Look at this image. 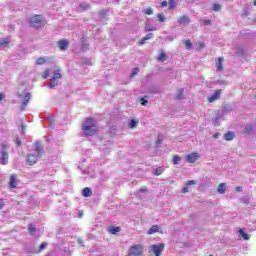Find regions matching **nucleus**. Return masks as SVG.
Returning <instances> with one entry per match:
<instances>
[{"mask_svg":"<svg viewBox=\"0 0 256 256\" xmlns=\"http://www.w3.org/2000/svg\"><path fill=\"white\" fill-rule=\"evenodd\" d=\"M50 73H51V70H49V69L44 70V72L42 74V78L47 79V77H49Z\"/></svg>","mask_w":256,"mask_h":256,"instance_id":"nucleus-31","label":"nucleus"},{"mask_svg":"<svg viewBox=\"0 0 256 256\" xmlns=\"http://www.w3.org/2000/svg\"><path fill=\"white\" fill-rule=\"evenodd\" d=\"M219 97H221V90H216L213 95L208 97V102L215 103Z\"/></svg>","mask_w":256,"mask_h":256,"instance_id":"nucleus-9","label":"nucleus"},{"mask_svg":"<svg viewBox=\"0 0 256 256\" xmlns=\"http://www.w3.org/2000/svg\"><path fill=\"white\" fill-rule=\"evenodd\" d=\"M157 19H158L159 23H165L167 18L165 17V14L159 13V14H157Z\"/></svg>","mask_w":256,"mask_h":256,"instance_id":"nucleus-24","label":"nucleus"},{"mask_svg":"<svg viewBox=\"0 0 256 256\" xmlns=\"http://www.w3.org/2000/svg\"><path fill=\"white\" fill-rule=\"evenodd\" d=\"M58 47L61 51H67L69 49V41L67 40H60L58 41Z\"/></svg>","mask_w":256,"mask_h":256,"instance_id":"nucleus-11","label":"nucleus"},{"mask_svg":"<svg viewBox=\"0 0 256 256\" xmlns=\"http://www.w3.org/2000/svg\"><path fill=\"white\" fill-rule=\"evenodd\" d=\"M35 151L38 155H43L44 148L39 142H36L35 144Z\"/></svg>","mask_w":256,"mask_h":256,"instance_id":"nucleus-17","label":"nucleus"},{"mask_svg":"<svg viewBox=\"0 0 256 256\" xmlns=\"http://www.w3.org/2000/svg\"><path fill=\"white\" fill-rule=\"evenodd\" d=\"M140 103H141V105H142L143 107H146V105H147V100H145V98H141V99H140Z\"/></svg>","mask_w":256,"mask_h":256,"instance_id":"nucleus-43","label":"nucleus"},{"mask_svg":"<svg viewBox=\"0 0 256 256\" xmlns=\"http://www.w3.org/2000/svg\"><path fill=\"white\" fill-rule=\"evenodd\" d=\"M107 13H109V10L104 9V10H102V11L100 12V16H101V17H105V15H107Z\"/></svg>","mask_w":256,"mask_h":256,"instance_id":"nucleus-40","label":"nucleus"},{"mask_svg":"<svg viewBox=\"0 0 256 256\" xmlns=\"http://www.w3.org/2000/svg\"><path fill=\"white\" fill-rule=\"evenodd\" d=\"M143 13H145V15H153L154 11L153 8H147L143 10Z\"/></svg>","mask_w":256,"mask_h":256,"instance_id":"nucleus-32","label":"nucleus"},{"mask_svg":"<svg viewBox=\"0 0 256 256\" xmlns=\"http://www.w3.org/2000/svg\"><path fill=\"white\" fill-rule=\"evenodd\" d=\"M29 99H31V93L27 92L23 98L22 105L26 107L27 103H29Z\"/></svg>","mask_w":256,"mask_h":256,"instance_id":"nucleus-22","label":"nucleus"},{"mask_svg":"<svg viewBox=\"0 0 256 256\" xmlns=\"http://www.w3.org/2000/svg\"><path fill=\"white\" fill-rule=\"evenodd\" d=\"M182 193H189V188L187 186L182 188Z\"/></svg>","mask_w":256,"mask_h":256,"instance_id":"nucleus-50","label":"nucleus"},{"mask_svg":"<svg viewBox=\"0 0 256 256\" xmlns=\"http://www.w3.org/2000/svg\"><path fill=\"white\" fill-rule=\"evenodd\" d=\"M167 5H169V3H167V0L161 2V7H167Z\"/></svg>","mask_w":256,"mask_h":256,"instance_id":"nucleus-48","label":"nucleus"},{"mask_svg":"<svg viewBox=\"0 0 256 256\" xmlns=\"http://www.w3.org/2000/svg\"><path fill=\"white\" fill-rule=\"evenodd\" d=\"M178 23L180 25H188V23H191V18L187 15L180 16L178 18Z\"/></svg>","mask_w":256,"mask_h":256,"instance_id":"nucleus-10","label":"nucleus"},{"mask_svg":"<svg viewBox=\"0 0 256 256\" xmlns=\"http://www.w3.org/2000/svg\"><path fill=\"white\" fill-rule=\"evenodd\" d=\"M43 24V16L42 15H34L29 19L30 27H41Z\"/></svg>","mask_w":256,"mask_h":256,"instance_id":"nucleus-3","label":"nucleus"},{"mask_svg":"<svg viewBox=\"0 0 256 256\" xmlns=\"http://www.w3.org/2000/svg\"><path fill=\"white\" fill-rule=\"evenodd\" d=\"M181 157L180 156H178V155H174L173 156V160H172V163H173V165H179V163H181Z\"/></svg>","mask_w":256,"mask_h":256,"instance_id":"nucleus-25","label":"nucleus"},{"mask_svg":"<svg viewBox=\"0 0 256 256\" xmlns=\"http://www.w3.org/2000/svg\"><path fill=\"white\" fill-rule=\"evenodd\" d=\"M145 31H146V32H149V31H157V28H156V27H153V26H146V27H145Z\"/></svg>","mask_w":256,"mask_h":256,"instance_id":"nucleus-38","label":"nucleus"},{"mask_svg":"<svg viewBox=\"0 0 256 256\" xmlns=\"http://www.w3.org/2000/svg\"><path fill=\"white\" fill-rule=\"evenodd\" d=\"M127 256H135V255H133V254H129V253H128V255H127Z\"/></svg>","mask_w":256,"mask_h":256,"instance_id":"nucleus-58","label":"nucleus"},{"mask_svg":"<svg viewBox=\"0 0 256 256\" xmlns=\"http://www.w3.org/2000/svg\"><path fill=\"white\" fill-rule=\"evenodd\" d=\"M216 65H217L218 71H223V58L222 57L216 58Z\"/></svg>","mask_w":256,"mask_h":256,"instance_id":"nucleus-16","label":"nucleus"},{"mask_svg":"<svg viewBox=\"0 0 256 256\" xmlns=\"http://www.w3.org/2000/svg\"><path fill=\"white\" fill-rule=\"evenodd\" d=\"M82 131H84L85 135H93V133H97V124L93 118H86L85 122L82 124Z\"/></svg>","mask_w":256,"mask_h":256,"instance_id":"nucleus-1","label":"nucleus"},{"mask_svg":"<svg viewBox=\"0 0 256 256\" xmlns=\"http://www.w3.org/2000/svg\"><path fill=\"white\" fill-rule=\"evenodd\" d=\"M169 9L171 11L177 9V1L176 0H169Z\"/></svg>","mask_w":256,"mask_h":256,"instance_id":"nucleus-23","label":"nucleus"},{"mask_svg":"<svg viewBox=\"0 0 256 256\" xmlns=\"http://www.w3.org/2000/svg\"><path fill=\"white\" fill-rule=\"evenodd\" d=\"M138 123H139V122H138L137 120L132 119V120L130 121V123H129L130 129H135V127H137V124H138Z\"/></svg>","mask_w":256,"mask_h":256,"instance_id":"nucleus-29","label":"nucleus"},{"mask_svg":"<svg viewBox=\"0 0 256 256\" xmlns=\"http://www.w3.org/2000/svg\"><path fill=\"white\" fill-rule=\"evenodd\" d=\"M15 144L17 145V147H21L22 142L21 139H19V137L15 139Z\"/></svg>","mask_w":256,"mask_h":256,"instance_id":"nucleus-41","label":"nucleus"},{"mask_svg":"<svg viewBox=\"0 0 256 256\" xmlns=\"http://www.w3.org/2000/svg\"><path fill=\"white\" fill-rule=\"evenodd\" d=\"M79 217H83V214H82V213H80V214H79Z\"/></svg>","mask_w":256,"mask_h":256,"instance_id":"nucleus-57","label":"nucleus"},{"mask_svg":"<svg viewBox=\"0 0 256 256\" xmlns=\"http://www.w3.org/2000/svg\"><path fill=\"white\" fill-rule=\"evenodd\" d=\"M9 186H10V189H15L17 187V175L12 174L10 176Z\"/></svg>","mask_w":256,"mask_h":256,"instance_id":"nucleus-13","label":"nucleus"},{"mask_svg":"<svg viewBox=\"0 0 256 256\" xmlns=\"http://www.w3.org/2000/svg\"><path fill=\"white\" fill-rule=\"evenodd\" d=\"M202 22H203V25H205V26L211 25V20L204 19V20H202Z\"/></svg>","mask_w":256,"mask_h":256,"instance_id":"nucleus-44","label":"nucleus"},{"mask_svg":"<svg viewBox=\"0 0 256 256\" xmlns=\"http://www.w3.org/2000/svg\"><path fill=\"white\" fill-rule=\"evenodd\" d=\"M47 242H43L40 246H39V251H43V249H47Z\"/></svg>","mask_w":256,"mask_h":256,"instance_id":"nucleus-39","label":"nucleus"},{"mask_svg":"<svg viewBox=\"0 0 256 256\" xmlns=\"http://www.w3.org/2000/svg\"><path fill=\"white\" fill-rule=\"evenodd\" d=\"M234 137H235V133L232 131H229L226 134H224L225 141H233Z\"/></svg>","mask_w":256,"mask_h":256,"instance_id":"nucleus-15","label":"nucleus"},{"mask_svg":"<svg viewBox=\"0 0 256 256\" xmlns=\"http://www.w3.org/2000/svg\"><path fill=\"white\" fill-rule=\"evenodd\" d=\"M82 195L83 197H91V195H93V190H91L89 187H86L82 190Z\"/></svg>","mask_w":256,"mask_h":256,"instance_id":"nucleus-14","label":"nucleus"},{"mask_svg":"<svg viewBox=\"0 0 256 256\" xmlns=\"http://www.w3.org/2000/svg\"><path fill=\"white\" fill-rule=\"evenodd\" d=\"M80 8L81 9H89V5H86V6L80 5Z\"/></svg>","mask_w":256,"mask_h":256,"instance_id":"nucleus-53","label":"nucleus"},{"mask_svg":"<svg viewBox=\"0 0 256 256\" xmlns=\"http://www.w3.org/2000/svg\"><path fill=\"white\" fill-rule=\"evenodd\" d=\"M239 233L241 235V237L244 239V241H249V239H251V237L249 236V234L245 233V229H240Z\"/></svg>","mask_w":256,"mask_h":256,"instance_id":"nucleus-20","label":"nucleus"},{"mask_svg":"<svg viewBox=\"0 0 256 256\" xmlns=\"http://www.w3.org/2000/svg\"><path fill=\"white\" fill-rule=\"evenodd\" d=\"M0 163L1 165L9 164V145H7L6 143L2 144V150L0 154Z\"/></svg>","mask_w":256,"mask_h":256,"instance_id":"nucleus-2","label":"nucleus"},{"mask_svg":"<svg viewBox=\"0 0 256 256\" xmlns=\"http://www.w3.org/2000/svg\"><path fill=\"white\" fill-rule=\"evenodd\" d=\"M219 138V132H216L215 134H214V139H218Z\"/></svg>","mask_w":256,"mask_h":256,"instance_id":"nucleus-54","label":"nucleus"},{"mask_svg":"<svg viewBox=\"0 0 256 256\" xmlns=\"http://www.w3.org/2000/svg\"><path fill=\"white\" fill-rule=\"evenodd\" d=\"M139 68H134L133 70H132V73H131V75H130V77L131 78H133V77H135L136 75H139Z\"/></svg>","mask_w":256,"mask_h":256,"instance_id":"nucleus-33","label":"nucleus"},{"mask_svg":"<svg viewBox=\"0 0 256 256\" xmlns=\"http://www.w3.org/2000/svg\"><path fill=\"white\" fill-rule=\"evenodd\" d=\"M166 60H167V54H165V51L162 50L158 56V61L163 63V61H166Z\"/></svg>","mask_w":256,"mask_h":256,"instance_id":"nucleus-21","label":"nucleus"},{"mask_svg":"<svg viewBox=\"0 0 256 256\" xmlns=\"http://www.w3.org/2000/svg\"><path fill=\"white\" fill-rule=\"evenodd\" d=\"M184 45H185L186 49H188V50L193 49V43H191V40H189V39L184 41Z\"/></svg>","mask_w":256,"mask_h":256,"instance_id":"nucleus-27","label":"nucleus"},{"mask_svg":"<svg viewBox=\"0 0 256 256\" xmlns=\"http://www.w3.org/2000/svg\"><path fill=\"white\" fill-rule=\"evenodd\" d=\"M253 129H254L253 126H247V127L245 128V133H246L247 135H249L250 133L253 132Z\"/></svg>","mask_w":256,"mask_h":256,"instance_id":"nucleus-35","label":"nucleus"},{"mask_svg":"<svg viewBox=\"0 0 256 256\" xmlns=\"http://www.w3.org/2000/svg\"><path fill=\"white\" fill-rule=\"evenodd\" d=\"M236 191H238L239 193H241V191H243V187L237 186V187H236Z\"/></svg>","mask_w":256,"mask_h":256,"instance_id":"nucleus-51","label":"nucleus"},{"mask_svg":"<svg viewBox=\"0 0 256 256\" xmlns=\"http://www.w3.org/2000/svg\"><path fill=\"white\" fill-rule=\"evenodd\" d=\"M161 143H162L161 140H157V141H156V144H157V145H161Z\"/></svg>","mask_w":256,"mask_h":256,"instance_id":"nucleus-56","label":"nucleus"},{"mask_svg":"<svg viewBox=\"0 0 256 256\" xmlns=\"http://www.w3.org/2000/svg\"><path fill=\"white\" fill-rule=\"evenodd\" d=\"M37 161H39V157H37V155L27 154L26 162L28 163V165L33 166V165L37 164Z\"/></svg>","mask_w":256,"mask_h":256,"instance_id":"nucleus-7","label":"nucleus"},{"mask_svg":"<svg viewBox=\"0 0 256 256\" xmlns=\"http://www.w3.org/2000/svg\"><path fill=\"white\" fill-rule=\"evenodd\" d=\"M150 250L152 253H154L155 256H161V253L165 250V244H159V245H151Z\"/></svg>","mask_w":256,"mask_h":256,"instance_id":"nucleus-6","label":"nucleus"},{"mask_svg":"<svg viewBox=\"0 0 256 256\" xmlns=\"http://www.w3.org/2000/svg\"><path fill=\"white\" fill-rule=\"evenodd\" d=\"M148 235H153L155 233H159V226L158 225H153L149 230H148Z\"/></svg>","mask_w":256,"mask_h":256,"instance_id":"nucleus-19","label":"nucleus"},{"mask_svg":"<svg viewBox=\"0 0 256 256\" xmlns=\"http://www.w3.org/2000/svg\"><path fill=\"white\" fill-rule=\"evenodd\" d=\"M199 159V153L192 152L186 156L187 163H195Z\"/></svg>","mask_w":256,"mask_h":256,"instance_id":"nucleus-8","label":"nucleus"},{"mask_svg":"<svg viewBox=\"0 0 256 256\" xmlns=\"http://www.w3.org/2000/svg\"><path fill=\"white\" fill-rule=\"evenodd\" d=\"M3 207H5V204H3V202H0V209H3Z\"/></svg>","mask_w":256,"mask_h":256,"instance_id":"nucleus-55","label":"nucleus"},{"mask_svg":"<svg viewBox=\"0 0 256 256\" xmlns=\"http://www.w3.org/2000/svg\"><path fill=\"white\" fill-rule=\"evenodd\" d=\"M222 6L221 4H214L213 5V11H221Z\"/></svg>","mask_w":256,"mask_h":256,"instance_id":"nucleus-37","label":"nucleus"},{"mask_svg":"<svg viewBox=\"0 0 256 256\" xmlns=\"http://www.w3.org/2000/svg\"><path fill=\"white\" fill-rule=\"evenodd\" d=\"M0 45L1 47H5V45H9V39L7 38L2 39Z\"/></svg>","mask_w":256,"mask_h":256,"instance_id":"nucleus-36","label":"nucleus"},{"mask_svg":"<svg viewBox=\"0 0 256 256\" xmlns=\"http://www.w3.org/2000/svg\"><path fill=\"white\" fill-rule=\"evenodd\" d=\"M22 129H25V126H23V124L21 125Z\"/></svg>","mask_w":256,"mask_h":256,"instance_id":"nucleus-60","label":"nucleus"},{"mask_svg":"<svg viewBox=\"0 0 256 256\" xmlns=\"http://www.w3.org/2000/svg\"><path fill=\"white\" fill-rule=\"evenodd\" d=\"M148 189H147V186H143L139 189V192L140 193H147Z\"/></svg>","mask_w":256,"mask_h":256,"instance_id":"nucleus-42","label":"nucleus"},{"mask_svg":"<svg viewBox=\"0 0 256 256\" xmlns=\"http://www.w3.org/2000/svg\"><path fill=\"white\" fill-rule=\"evenodd\" d=\"M57 79H63V75L61 74V70H59V69L54 71V75L50 79V84L48 85V87H50V89H53V87H57V85H58Z\"/></svg>","mask_w":256,"mask_h":256,"instance_id":"nucleus-4","label":"nucleus"},{"mask_svg":"<svg viewBox=\"0 0 256 256\" xmlns=\"http://www.w3.org/2000/svg\"><path fill=\"white\" fill-rule=\"evenodd\" d=\"M128 253L130 255H134V256H141L143 255V245L141 244H135L133 246L130 247Z\"/></svg>","mask_w":256,"mask_h":256,"instance_id":"nucleus-5","label":"nucleus"},{"mask_svg":"<svg viewBox=\"0 0 256 256\" xmlns=\"http://www.w3.org/2000/svg\"><path fill=\"white\" fill-rule=\"evenodd\" d=\"M210 256H213V254H211Z\"/></svg>","mask_w":256,"mask_h":256,"instance_id":"nucleus-61","label":"nucleus"},{"mask_svg":"<svg viewBox=\"0 0 256 256\" xmlns=\"http://www.w3.org/2000/svg\"><path fill=\"white\" fill-rule=\"evenodd\" d=\"M139 45H145V43H147V39L144 37L141 40H139Z\"/></svg>","mask_w":256,"mask_h":256,"instance_id":"nucleus-46","label":"nucleus"},{"mask_svg":"<svg viewBox=\"0 0 256 256\" xmlns=\"http://www.w3.org/2000/svg\"><path fill=\"white\" fill-rule=\"evenodd\" d=\"M254 6L256 7V0H254Z\"/></svg>","mask_w":256,"mask_h":256,"instance_id":"nucleus-59","label":"nucleus"},{"mask_svg":"<svg viewBox=\"0 0 256 256\" xmlns=\"http://www.w3.org/2000/svg\"><path fill=\"white\" fill-rule=\"evenodd\" d=\"M28 231H29L30 235H35V231H37V228H35L34 224H29Z\"/></svg>","mask_w":256,"mask_h":256,"instance_id":"nucleus-26","label":"nucleus"},{"mask_svg":"<svg viewBox=\"0 0 256 256\" xmlns=\"http://www.w3.org/2000/svg\"><path fill=\"white\" fill-rule=\"evenodd\" d=\"M108 233H110V235H117V233H121V227L115 225L109 226Z\"/></svg>","mask_w":256,"mask_h":256,"instance_id":"nucleus-12","label":"nucleus"},{"mask_svg":"<svg viewBox=\"0 0 256 256\" xmlns=\"http://www.w3.org/2000/svg\"><path fill=\"white\" fill-rule=\"evenodd\" d=\"M145 38H146V41H149V39H153V33L146 34Z\"/></svg>","mask_w":256,"mask_h":256,"instance_id":"nucleus-45","label":"nucleus"},{"mask_svg":"<svg viewBox=\"0 0 256 256\" xmlns=\"http://www.w3.org/2000/svg\"><path fill=\"white\" fill-rule=\"evenodd\" d=\"M187 185H197V182L195 180H190L187 182Z\"/></svg>","mask_w":256,"mask_h":256,"instance_id":"nucleus-47","label":"nucleus"},{"mask_svg":"<svg viewBox=\"0 0 256 256\" xmlns=\"http://www.w3.org/2000/svg\"><path fill=\"white\" fill-rule=\"evenodd\" d=\"M183 95H185V90L181 88L178 90L177 99H183Z\"/></svg>","mask_w":256,"mask_h":256,"instance_id":"nucleus-30","label":"nucleus"},{"mask_svg":"<svg viewBox=\"0 0 256 256\" xmlns=\"http://www.w3.org/2000/svg\"><path fill=\"white\" fill-rule=\"evenodd\" d=\"M163 174V169L161 168H156L154 170V175H156L157 177H159V175H162Z\"/></svg>","mask_w":256,"mask_h":256,"instance_id":"nucleus-34","label":"nucleus"},{"mask_svg":"<svg viewBox=\"0 0 256 256\" xmlns=\"http://www.w3.org/2000/svg\"><path fill=\"white\" fill-rule=\"evenodd\" d=\"M204 47H205V42H200L199 43V48L198 49H204Z\"/></svg>","mask_w":256,"mask_h":256,"instance_id":"nucleus-49","label":"nucleus"},{"mask_svg":"<svg viewBox=\"0 0 256 256\" xmlns=\"http://www.w3.org/2000/svg\"><path fill=\"white\" fill-rule=\"evenodd\" d=\"M3 99H5V95L3 93H0V103L1 101H3Z\"/></svg>","mask_w":256,"mask_h":256,"instance_id":"nucleus-52","label":"nucleus"},{"mask_svg":"<svg viewBox=\"0 0 256 256\" xmlns=\"http://www.w3.org/2000/svg\"><path fill=\"white\" fill-rule=\"evenodd\" d=\"M217 191H218V193H220V195H223V193H225V191H227V185L225 183H220Z\"/></svg>","mask_w":256,"mask_h":256,"instance_id":"nucleus-18","label":"nucleus"},{"mask_svg":"<svg viewBox=\"0 0 256 256\" xmlns=\"http://www.w3.org/2000/svg\"><path fill=\"white\" fill-rule=\"evenodd\" d=\"M47 63V60L43 57H40L36 60V65H45Z\"/></svg>","mask_w":256,"mask_h":256,"instance_id":"nucleus-28","label":"nucleus"}]
</instances>
